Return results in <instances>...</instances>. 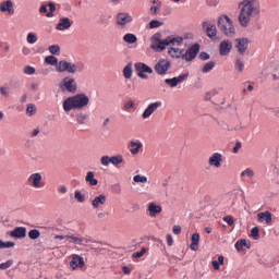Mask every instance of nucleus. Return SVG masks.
I'll return each mask as SVG.
<instances>
[{
  "label": "nucleus",
  "mask_w": 279,
  "mask_h": 279,
  "mask_svg": "<svg viewBox=\"0 0 279 279\" xmlns=\"http://www.w3.org/2000/svg\"><path fill=\"white\" fill-rule=\"evenodd\" d=\"M235 69L238 71V73H243V69H245V64L243 63V61L238 59L235 61Z\"/></svg>",
  "instance_id": "43"
},
{
  "label": "nucleus",
  "mask_w": 279,
  "mask_h": 279,
  "mask_svg": "<svg viewBox=\"0 0 279 279\" xmlns=\"http://www.w3.org/2000/svg\"><path fill=\"white\" fill-rule=\"evenodd\" d=\"M74 199H76V202H78L80 204H84V202H86V195L82 194L81 191H75Z\"/></svg>",
  "instance_id": "33"
},
{
  "label": "nucleus",
  "mask_w": 279,
  "mask_h": 279,
  "mask_svg": "<svg viewBox=\"0 0 279 279\" xmlns=\"http://www.w3.org/2000/svg\"><path fill=\"white\" fill-rule=\"evenodd\" d=\"M85 181L88 182L90 186H97V184H99V181L95 179V172L93 171L87 172Z\"/></svg>",
  "instance_id": "27"
},
{
  "label": "nucleus",
  "mask_w": 279,
  "mask_h": 279,
  "mask_svg": "<svg viewBox=\"0 0 279 279\" xmlns=\"http://www.w3.org/2000/svg\"><path fill=\"white\" fill-rule=\"evenodd\" d=\"M110 162L111 165H114V167H117V165H121V162H123V156L121 155L112 156L110 157Z\"/></svg>",
  "instance_id": "36"
},
{
  "label": "nucleus",
  "mask_w": 279,
  "mask_h": 279,
  "mask_svg": "<svg viewBox=\"0 0 279 279\" xmlns=\"http://www.w3.org/2000/svg\"><path fill=\"white\" fill-rule=\"evenodd\" d=\"M48 51L52 53V56H60V46L59 45L49 46Z\"/></svg>",
  "instance_id": "38"
},
{
  "label": "nucleus",
  "mask_w": 279,
  "mask_h": 279,
  "mask_svg": "<svg viewBox=\"0 0 279 279\" xmlns=\"http://www.w3.org/2000/svg\"><path fill=\"white\" fill-rule=\"evenodd\" d=\"M162 213V207L160 205H156L155 203H150L148 205V215L149 217H156Z\"/></svg>",
  "instance_id": "20"
},
{
  "label": "nucleus",
  "mask_w": 279,
  "mask_h": 279,
  "mask_svg": "<svg viewBox=\"0 0 279 279\" xmlns=\"http://www.w3.org/2000/svg\"><path fill=\"white\" fill-rule=\"evenodd\" d=\"M104 204H106V195H104V194H100L99 196H96L92 201V206L95 209L99 208L100 206H104Z\"/></svg>",
  "instance_id": "23"
},
{
  "label": "nucleus",
  "mask_w": 279,
  "mask_h": 279,
  "mask_svg": "<svg viewBox=\"0 0 279 279\" xmlns=\"http://www.w3.org/2000/svg\"><path fill=\"white\" fill-rule=\"evenodd\" d=\"M238 8L240 10L238 23H240L241 27H250L252 19L260 14V7L256 4V0H242L239 2Z\"/></svg>",
  "instance_id": "1"
},
{
  "label": "nucleus",
  "mask_w": 279,
  "mask_h": 279,
  "mask_svg": "<svg viewBox=\"0 0 279 279\" xmlns=\"http://www.w3.org/2000/svg\"><path fill=\"white\" fill-rule=\"evenodd\" d=\"M71 25H72L71 19H69V17H61V19H59V22H58V24L56 26V29L58 32H66V29H71Z\"/></svg>",
  "instance_id": "17"
},
{
  "label": "nucleus",
  "mask_w": 279,
  "mask_h": 279,
  "mask_svg": "<svg viewBox=\"0 0 279 279\" xmlns=\"http://www.w3.org/2000/svg\"><path fill=\"white\" fill-rule=\"evenodd\" d=\"M66 192H68L66 185H61L59 187V193H61L62 195L66 194Z\"/></svg>",
  "instance_id": "64"
},
{
  "label": "nucleus",
  "mask_w": 279,
  "mask_h": 279,
  "mask_svg": "<svg viewBox=\"0 0 279 279\" xmlns=\"http://www.w3.org/2000/svg\"><path fill=\"white\" fill-rule=\"evenodd\" d=\"M88 119V116L86 113H78L77 117H76V122L80 124V125H84V123H86Z\"/></svg>",
  "instance_id": "37"
},
{
  "label": "nucleus",
  "mask_w": 279,
  "mask_h": 279,
  "mask_svg": "<svg viewBox=\"0 0 279 279\" xmlns=\"http://www.w3.org/2000/svg\"><path fill=\"white\" fill-rule=\"evenodd\" d=\"M123 40L126 45H136V43H138V37L132 33H128L123 36Z\"/></svg>",
  "instance_id": "26"
},
{
  "label": "nucleus",
  "mask_w": 279,
  "mask_h": 279,
  "mask_svg": "<svg viewBox=\"0 0 279 279\" xmlns=\"http://www.w3.org/2000/svg\"><path fill=\"white\" fill-rule=\"evenodd\" d=\"M122 271H123V274H125L126 276H130V274H132V270H131L130 267H128V266H123V267H122Z\"/></svg>",
  "instance_id": "61"
},
{
  "label": "nucleus",
  "mask_w": 279,
  "mask_h": 279,
  "mask_svg": "<svg viewBox=\"0 0 279 279\" xmlns=\"http://www.w3.org/2000/svg\"><path fill=\"white\" fill-rule=\"evenodd\" d=\"M235 250H238V252H241V250H243V243L241 242V240L235 243Z\"/></svg>",
  "instance_id": "63"
},
{
  "label": "nucleus",
  "mask_w": 279,
  "mask_h": 279,
  "mask_svg": "<svg viewBox=\"0 0 279 279\" xmlns=\"http://www.w3.org/2000/svg\"><path fill=\"white\" fill-rule=\"evenodd\" d=\"M26 43H28V45H36V43H38V36L36 35V33H28L26 36Z\"/></svg>",
  "instance_id": "31"
},
{
  "label": "nucleus",
  "mask_w": 279,
  "mask_h": 279,
  "mask_svg": "<svg viewBox=\"0 0 279 279\" xmlns=\"http://www.w3.org/2000/svg\"><path fill=\"white\" fill-rule=\"evenodd\" d=\"M28 236L29 239H32L33 241H36V239L40 238V231L37 229H33L28 232Z\"/></svg>",
  "instance_id": "39"
},
{
  "label": "nucleus",
  "mask_w": 279,
  "mask_h": 279,
  "mask_svg": "<svg viewBox=\"0 0 279 279\" xmlns=\"http://www.w3.org/2000/svg\"><path fill=\"white\" fill-rule=\"evenodd\" d=\"M24 73H25L26 75H34V73H36V69H34V68H32V66H29V65H26V66L24 68Z\"/></svg>",
  "instance_id": "50"
},
{
  "label": "nucleus",
  "mask_w": 279,
  "mask_h": 279,
  "mask_svg": "<svg viewBox=\"0 0 279 279\" xmlns=\"http://www.w3.org/2000/svg\"><path fill=\"white\" fill-rule=\"evenodd\" d=\"M37 109H36V105L34 104H28L27 108H26V114L27 117H34V114H36Z\"/></svg>",
  "instance_id": "35"
},
{
  "label": "nucleus",
  "mask_w": 279,
  "mask_h": 279,
  "mask_svg": "<svg viewBox=\"0 0 279 279\" xmlns=\"http://www.w3.org/2000/svg\"><path fill=\"white\" fill-rule=\"evenodd\" d=\"M46 64H50V66H58V58L54 56H48L45 58Z\"/></svg>",
  "instance_id": "34"
},
{
  "label": "nucleus",
  "mask_w": 279,
  "mask_h": 279,
  "mask_svg": "<svg viewBox=\"0 0 279 279\" xmlns=\"http://www.w3.org/2000/svg\"><path fill=\"white\" fill-rule=\"evenodd\" d=\"M86 265V263L84 262V257L74 254L72 255V259L70 262V267L71 269H73V271H75V269H83V267Z\"/></svg>",
  "instance_id": "12"
},
{
  "label": "nucleus",
  "mask_w": 279,
  "mask_h": 279,
  "mask_svg": "<svg viewBox=\"0 0 279 279\" xmlns=\"http://www.w3.org/2000/svg\"><path fill=\"white\" fill-rule=\"evenodd\" d=\"M134 66H135V71L137 72V77H141V80L149 78V76L145 73H149V75H151V73H154V70L149 65H147L143 62H137L134 64Z\"/></svg>",
  "instance_id": "8"
},
{
  "label": "nucleus",
  "mask_w": 279,
  "mask_h": 279,
  "mask_svg": "<svg viewBox=\"0 0 279 279\" xmlns=\"http://www.w3.org/2000/svg\"><path fill=\"white\" fill-rule=\"evenodd\" d=\"M0 12H7L8 14H14V2L7 0L0 3Z\"/></svg>",
  "instance_id": "19"
},
{
  "label": "nucleus",
  "mask_w": 279,
  "mask_h": 279,
  "mask_svg": "<svg viewBox=\"0 0 279 279\" xmlns=\"http://www.w3.org/2000/svg\"><path fill=\"white\" fill-rule=\"evenodd\" d=\"M118 25H128V23H132V15L130 13H120L118 14Z\"/></svg>",
  "instance_id": "21"
},
{
  "label": "nucleus",
  "mask_w": 279,
  "mask_h": 279,
  "mask_svg": "<svg viewBox=\"0 0 279 279\" xmlns=\"http://www.w3.org/2000/svg\"><path fill=\"white\" fill-rule=\"evenodd\" d=\"M160 106H162V102H160V101L149 104L148 107L142 113V118L149 119V117H151V114L154 112H156V110H158V108H160Z\"/></svg>",
  "instance_id": "15"
},
{
  "label": "nucleus",
  "mask_w": 279,
  "mask_h": 279,
  "mask_svg": "<svg viewBox=\"0 0 279 279\" xmlns=\"http://www.w3.org/2000/svg\"><path fill=\"white\" fill-rule=\"evenodd\" d=\"M48 7L50 9V12H47L46 16H48V19H51V16H53V12H56V4L53 2H49Z\"/></svg>",
  "instance_id": "45"
},
{
  "label": "nucleus",
  "mask_w": 279,
  "mask_h": 279,
  "mask_svg": "<svg viewBox=\"0 0 279 279\" xmlns=\"http://www.w3.org/2000/svg\"><path fill=\"white\" fill-rule=\"evenodd\" d=\"M216 65L217 63L215 61H209L205 63L202 68V73H210V71H213V69H215Z\"/></svg>",
  "instance_id": "30"
},
{
  "label": "nucleus",
  "mask_w": 279,
  "mask_h": 279,
  "mask_svg": "<svg viewBox=\"0 0 279 279\" xmlns=\"http://www.w3.org/2000/svg\"><path fill=\"white\" fill-rule=\"evenodd\" d=\"M221 162H223V155L221 153H214L208 159L209 167H215L216 169L221 167Z\"/></svg>",
  "instance_id": "13"
},
{
  "label": "nucleus",
  "mask_w": 279,
  "mask_h": 279,
  "mask_svg": "<svg viewBox=\"0 0 279 279\" xmlns=\"http://www.w3.org/2000/svg\"><path fill=\"white\" fill-rule=\"evenodd\" d=\"M247 175L248 178H254V170L252 169H245L244 171L241 172V177L245 178Z\"/></svg>",
  "instance_id": "48"
},
{
  "label": "nucleus",
  "mask_w": 279,
  "mask_h": 279,
  "mask_svg": "<svg viewBox=\"0 0 279 279\" xmlns=\"http://www.w3.org/2000/svg\"><path fill=\"white\" fill-rule=\"evenodd\" d=\"M192 243H196L199 245V233L192 234Z\"/></svg>",
  "instance_id": "56"
},
{
  "label": "nucleus",
  "mask_w": 279,
  "mask_h": 279,
  "mask_svg": "<svg viewBox=\"0 0 279 279\" xmlns=\"http://www.w3.org/2000/svg\"><path fill=\"white\" fill-rule=\"evenodd\" d=\"M257 221H259L260 223H263V221H266V223H271V221H274V218L269 211H265L257 214Z\"/></svg>",
  "instance_id": "22"
},
{
  "label": "nucleus",
  "mask_w": 279,
  "mask_h": 279,
  "mask_svg": "<svg viewBox=\"0 0 279 279\" xmlns=\"http://www.w3.org/2000/svg\"><path fill=\"white\" fill-rule=\"evenodd\" d=\"M28 182L33 189H40V186H43V174L39 172L31 174Z\"/></svg>",
  "instance_id": "16"
},
{
  "label": "nucleus",
  "mask_w": 279,
  "mask_h": 279,
  "mask_svg": "<svg viewBox=\"0 0 279 279\" xmlns=\"http://www.w3.org/2000/svg\"><path fill=\"white\" fill-rule=\"evenodd\" d=\"M172 230L173 234H180L182 232V227L174 225Z\"/></svg>",
  "instance_id": "57"
},
{
  "label": "nucleus",
  "mask_w": 279,
  "mask_h": 279,
  "mask_svg": "<svg viewBox=\"0 0 279 279\" xmlns=\"http://www.w3.org/2000/svg\"><path fill=\"white\" fill-rule=\"evenodd\" d=\"M241 242H242V246L247 247V250L252 247V244L250 243V241L245 239H241Z\"/></svg>",
  "instance_id": "58"
},
{
  "label": "nucleus",
  "mask_w": 279,
  "mask_h": 279,
  "mask_svg": "<svg viewBox=\"0 0 279 279\" xmlns=\"http://www.w3.org/2000/svg\"><path fill=\"white\" fill-rule=\"evenodd\" d=\"M199 53V44H194L192 47H190L185 53L182 56V60H185V62H193L195 58H197V54Z\"/></svg>",
  "instance_id": "10"
},
{
  "label": "nucleus",
  "mask_w": 279,
  "mask_h": 279,
  "mask_svg": "<svg viewBox=\"0 0 279 279\" xmlns=\"http://www.w3.org/2000/svg\"><path fill=\"white\" fill-rule=\"evenodd\" d=\"M199 58L202 60H210V54H208L207 52H201Z\"/></svg>",
  "instance_id": "59"
},
{
  "label": "nucleus",
  "mask_w": 279,
  "mask_h": 279,
  "mask_svg": "<svg viewBox=\"0 0 279 279\" xmlns=\"http://www.w3.org/2000/svg\"><path fill=\"white\" fill-rule=\"evenodd\" d=\"M88 104H90V98L86 96V94H76L63 100V110L64 112H71V110H82L83 108H86Z\"/></svg>",
  "instance_id": "3"
},
{
  "label": "nucleus",
  "mask_w": 279,
  "mask_h": 279,
  "mask_svg": "<svg viewBox=\"0 0 279 279\" xmlns=\"http://www.w3.org/2000/svg\"><path fill=\"white\" fill-rule=\"evenodd\" d=\"M171 69V62L167 59H160L155 64V71L158 75H167V72Z\"/></svg>",
  "instance_id": "11"
},
{
  "label": "nucleus",
  "mask_w": 279,
  "mask_h": 279,
  "mask_svg": "<svg viewBox=\"0 0 279 279\" xmlns=\"http://www.w3.org/2000/svg\"><path fill=\"white\" fill-rule=\"evenodd\" d=\"M231 51H232V41H230V39H225L220 41V45H219L220 56H230Z\"/></svg>",
  "instance_id": "14"
},
{
  "label": "nucleus",
  "mask_w": 279,
  "mask_h": 279,
  "mask_svg": "<svg viewBox=\"0 0 279 279\" xmlns=\"http://www.w3.org/2000/svg\"><path fill=\"white\" fill-rule=\"evenodd\" d=\"M73 241L76 245H82L84 243V238L75 236V235H68V240Z\"/></svg>",
  "instance_id": "40"
},
{
  "label": "nucleus",
  "mask_w": 279,
  "mask_h": 279,
  "mask_svg": "<svg viewBox=\"0 0 279 279\" xmlns=\"http://www.w3.org/2000/svg\"><path fill=\"white\" fill-rule=\"evenodd\" d=\"M234 43H235V49H238V53H240V56H247L250 39L245 37L236 38Z\"/></svg>",
  "instance_id": "9"
},
{
  "label": "nucleus",
  "mask_w": 279,
  "mask_h": 279,
  "mask_svg": "<svg viewBox=\"0 0 279 279\" xmlns=\"http://www.w3.org/2000/svg\"><path fill=\"white\" fill-rule=\"evenodd\" d=\"M124 108L125 110H132V108H134V100H129L125 102Z\"/></svg>",
  "instance_id": "55"
},
{
  "label": "nucleus",
  "mask_w": 279,
  "mask_h": 279,
  "mask_svg": "<svg viewBox=\"0 0 279 279\" xmlns=\"http://www.w3.org/2000/svg\"><path fill=\"white\" fill-rule=\"evenodd\" d=\"M187 77H189V74H181L174 78L177 80L178 84H182V82H184Z\"/></svg>",
  "instance_id": "54"
},
{
  "label": "nucleus",
  "mask_w": 279,
  "mask_h": 279,
  "mask_svg": "<svg viewBox=\"0 0 279 279\" xmlns=\"http://www.w3.org/2000/svg\"><path fill=\"white\" fill-rule=\"evenodd\" d=\"M100 163L102 165V167H108L109 165H111L110 157L102 156L100 158Z\"/></svg>",
  "instance_id": "49"
},
{
  "label": "nucleus",
  "mask_w": 279,
  "mask_h": 279,
  "mask_svg": "<svg viewBox=\"0 0 279 279\" xmlns=\"http://www.w3.org/2000/svg\"><path fill=\"white\" fill-rule=\"evenodd\" d=\"M133 182L136 184H147L148 179L145 175L136 174L133 177Z\"/></svg>",
  "instance_id": "32"
},
{
  "label": "nucleus",
  "mask_w": 279,
  "mask_h": 279,
  "mask_svg": "<svg viewBox=\"0 0 279 279\" xmlns=\"http://www.w3.org/2000/svg\"><path fill=\"white\" fill-rule=\"evenodd\" d=\"M58 86L61 93H71L72 95L77 93V82L72 76L63 77Z\"/></svg>",
  "instance_id": "5"
},
{
  "label": "nucleus",
  "mask_w": 279,
  "mask_h": 279,
  "mask_svg": "<svg viewBox=\"0 0 279 279\" xmlns=\"http://www.w3.org/2000/svg\"><path fill=\"white\" fill-rule=\"evenodd\" d=\"M56 71L57 73H71L75 75V73H77V65L65 60H61L57 63Z\"/></svg>",
  "instance_id": "7"
},
{
  "label": "nucleus",
  "mask_w": 279,
  "mask_h": 279,
  "mask_svg": "<svg viewBox=\"0 0 279 279\" xmlns=\"http://www.w3.org/2000/svg\"><path fill=\"white\" fill-rule=\"evenodd\" d=\"M239 149H241V142H236L233 147V154H239Z\"/></svg>",
  "instance_id": "60"
},
{
  "label": "nucleus",
  "mask_w": 279,
  "mask_h": 279,
  "mask_svg": "<svg viewBox=\"0 0 279 279\" xmlns=\"http://www.w3.org/2000/svg\"><path fill=\"white\" fill-rule=\"evenodd\" d=\"M222 221H226L228 226H234V218L232 216H225L222 218Z\"/></svg>",
  "instance_id": "51"
},
{
  "label": "nucleus",
  "mask_w": 279,
  "mask_h": 279,
  "mask_svg": "<svg viewBox=\"0 0 279 279\" xmlns=\"http://www.w3.org/2000/svg\"><path fill=\"white\" fill-rule=\"evenodd\" d=\"M130 145L132 147V149L130 150V153L133 155V156H136V154H138V151H141V148L143 147V143L141 142H134V141H131L130 142Z\"/></svg>",
  "instance_id": "28"
},
{
  "label": "nucleus",
  "mask_w": 279,
  "mask_h": 279,
  "mask_svg": "<svg viewBox=\"0 0 279 279\" xmlns=\"http://www.w3.org/2000/svg\"><path fill=\"white\" fill-rule=\"evenodd\" d=\"M167 243H168L169 247H171V245H173V236H171V234L167 235Z\"/></svg>",
  "instance_id": "62"
},
{
  "label": "nucleus",
  "mask_w": 279,
  "mask_h": 279,
  "mask_svg": "<svg viewBox=\"0 0 279 279\" xmlns=\"http://www.w3.org/2000/svg\"><path fill=\"white\" fill-rule=\"evenodd\" d=\"M165 83H166L167 85H169L170 88H175V86H178V84H179L175 77L166 78V80H165Z\"/></svg>",
  "instance_id": "41"
},
{
  "label": "nucleus",
  "mask_w": 279,
  "mask_h": 279,
  "mask_svg": "<svg viewBox=\"0 0 279 279\" xmlns=\"http://www.w3.org/2000/svg\"><path fill=\"white\" fill-rule=\"evenodd\" d=\"M217 25L221 34H223L228 38H232V36L236 34V29L234 28V22H232V20L228 15L219 16Z\"/></svg>",
  "instance_id": "4"
},
{
  "label": "nucleus",
  "mask_w": 279,
  "mask_h": 279,
  "mask_svg": "<svg viewBox=\"0 0 279 279\" xmlns=\"http://www.w3.org/2000/svg\"><path fill=\"white\" fill-rule=\"evenodd\" d=\"M225 260H226V257H223V255H219L218 259H215L211 262L213 269L215 271H219V269H221V267H223Z\"/></svg>",
  "instance_id": "24"
},
{
  "label": "nucleus",
  "mask_w": 279,
  "mask_h": 279,
  "mask_svg": "<svg viewBox=\"0 0 279 279\" xmlns=\"http://www.w3.org/2000/svg\"><path fill=\"white\" fill-rule=\"evenodd\" d=\"M9 236L13 239H25L27 236V229L24 227H17L13 231L9 232Z\"/></svg>",
  "instance_id": "18"
},
{
  "label": "nucleus",
  "mask_w": 279,
  "mask_h": 279,
  "mask_svg": "<svg viewBox=\"0 0 279 279\" xmlns=\"http://www.w3.org/2000/svg\"><path fill=\"white\" fill-rule=\"evenodd\" d=\"M146 252V248H142L140 252L133 253V258H141L142 256H145Z\"/></svg>",
  "instance_id": "53"
},
{
  "label": "nucleus",
  "mask_w": 279,
  "mask_h": 279,
  "mask_svg": "<svg viewBox=\"0 0 279 279\" xmlns=\"http://www.w3.org/2000/svg\"><path fill=\"white\" fill-rule=\"evenodd\" d=\"M14 242H3L0 240V250H7L10 247H14Z\"/></svg>",
  "instance_id": "44"
},
{
  "label": "nucleus",
  "mask_w": 279,
  "mask_h": 279,
  "mask_svg": "<svg viewBox=\"0 0 279 279\" xmlns=\"http://www.w3.org/2000/svg\"><path fill=\"white\" fill-rule=\"evenodd\" d=\"M168 53L171 58H182L184 56V49L171 47L169 48Z\"/></svg>",
  "instance_id": "25"
},
{
  "label": "nucleus",
  "mask_w": 279,
  "mask_h": 279,
  "mask_svg": "<svg viewBox=\"0 0 279 279\" xmlns=\"http://www.w3.org/2000/svg\"><path fill=\"white\" fill-rule=\"evenodd\" d=\"M203 32H205L206 36L210 38L214 43H219L221 37H219V32L217 31V26L210 22L202 23Z\"/></svg>",
  "instance_id": "6"
},
{
  "label": "nucleus",
  "mask_w": 279,
  "mask_h": 279,
  "mask_svg": "<svg viewBox=\"0 0 279 279\" xmlns=\"http://www.w3.org/2000/svg\"><path fill=\"white\" fill-rule=\"evenodd\" d=\"M12 265H14V260L9 259V260L0 264V269H2V270L10 269V267H12Z\"/></svg>",
  "instance_id": "42"
},
{
  "label": "nucleus",
  "mask_w": 279,
  "mask_h": 279,
  "mask_svg": "<svg viewBox=\"0 0 279 279\" xmlns=\"http://www.w3.org/2000/svg\"><path fill=\"white\" fill-rule=\"evenodd\" d=\"M122 73H123V77H124L125 80H132V73H133V71H132V63L126 64V65L123 68Z\"/></svg>",
  "instance_id": "29"
},
{
  "label": "nucleus",
  "mask_w": 279,
  "mask_h": 279,
  "mask_svg": "<svg viewBox=\"0 0 279 279\" xmlns=\"http://www.w3.org/2000/svg\"><path fill=\"white\" fill-rule=\"evenodd\" d=\"M182 43H184V38L182 37H168L162 39V34L157 33L150 38V49L157 53H161V51H165L169 45H172V47H180Z\"/></svg>",
  "instance_id": "2"
},
{
  "label": "nucleus",
  "mask_w": 279,
  "mask_h": 279,
  "mask_svg": "<svg viewBox=\"0 0 279 279\" xmlns=\"http://www.w3.org/2000/svg\"><path fill=\"white\" fill-rule=\"evenodd\" d=\"M161 25H162V22L157 20H153L149 22L150 29H156L157 27H161Z\"/></svg>",
  "instance_id": "47"
},
{
  "label": "nucleus",
  "mask_w": 279,
  "mask_h": 279,
  "mask_svg": "<svg viewBox=\"0 0 279 279\" xmlns=\"http://www.w3.org/2000/svg\"><path fill=\"white\" fill-rule=\"evenodd\" d=\"M0 95H2V97H10V88L0 87Z\"/></svg>",
  "instance_id": "52"
},
{
  "label": "nucleus",
  "mask_w": 279,
  "mask_h": 279,
  "mask_svg": "<svg viewBox=\"0 0 279 279\" xmlns=\"http://www.w3.org/2000/svg\"><path fill=\"white\" fill-rule=\"evenodd\" d=\"M251 236H253V239H255V241H258V239H260V235H259V229L258 227H254L251 231Z\"/></svg>",
  "instance_id": "46"
}]
</instances>
